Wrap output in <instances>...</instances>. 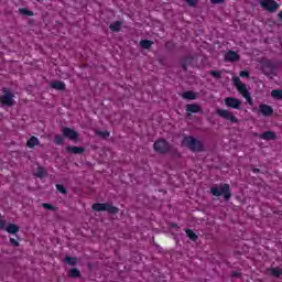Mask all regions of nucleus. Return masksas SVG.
I'll return each mask as SVG.
<instances>
[{
	"mask_svg": "<svg viewBox=\"0 0 282 282\" xmlns=\"http://www.w3.org/2000/svg\"><path fill=\"white\" fill-rule=\"evenodd\" d=\"M210 193L215 197H221V195H224L225 199H230V185L223 184V185H219V186H213L210 188Z\"/></svg>",
	"mask_w": 282,
	"mask_h": 282,
	"instance_id": "1",
	"label": "nucleus"
},
{
	"mask_svg": "<svg viewBox=\"0 0 282 282\" xmlns=\"http://www.w3.org/2000/svg\"><path fill=\"white\" fill-rule=\"evenodd\" d=\"M234 85L236 89L246 98L248 102L252 100L250 97V91H248V88L246 87V84L241 83V79L239 77H232Z\"/></svg>",
	"mask_w": 282,
	"mask_h": 282,
	"instance_id": "2",
	"label": "nucleus"
},
{
	"mask_svg": "<svg viewBox=\"0 0 282 282\" xmlns=\"http://www.w3.org/2000/svg\"><path fill=\"white\" fill-rule=\"evenodd\" d=\"M184 147H188L191 151H202L204 149V145L202 144V141L193 138V137H185L183 140Z\"/></svg>",
	"mask_w": 282,
	"mask_h": 282,
	"instance_id": "3",
	"label": "nucleus"
},
{
	"mask_svg": "<svg viewBox=\"0 0 282 282\" xmlns=\"http://www.w3.org/2000/svg\"><path fill=\"white\" fill-rule=\"evenodd\" d=\"M93 210H96L97 213H100L102 210H106L107 213H110V215H117L119 213L118 207L111 205V204H102V203H96L93 205Z\"/></svg>",
	"mask_w": 282,
	"mask_h": 282,
	"instance_id": "4",
	"label": "nucleus"
},
{
	"mask_svg": "<svg viewBox=\"0 0 282 282\" xmlns=\"http://www.w3.org/2000/svg\"><path fill=\"white\" fill-rule=\"evenodd\" d=\"M2 96L0 97L1 105L6 107L14 106V94L10 93L8 88H2Z\"/></svg>",
	"mask_w": 282,
	"mask_h": 282,
	"instance_id": "5",
	"label": "nucleus"
},
{
	"mask_svg": "<svg viewBox=\"0 0 282 282\" xmlns=\"http://www.w3.org/2000/svg\"><path fill=\"white\" fill-rule=\"evenodd\" d=\"M217 116H219V118H223L224 120H228L229 122H232L234 124H237V122H239V119L236 118V116L226 109H217L216 110Z\"/></svg>",
	"mask_w": 282,
	"mask_h": 282,
	"instance_id": "6",
	"label": "nucleus"
},
{
	"mask_svg": "<svg viewBox=\"0 0 282 282\" xmlns=\"http://www.w3.org/2000/svg\"><path fill=\"white\" fill-rule=\"evenodd\" d=\"M260 8L267 12H276L279 10V3L274 0H259Z\"/></svg>",
	"mask_w": 282,
	"mask_h": 282,
	"instance_id": "7",
	"label": "nucleus"
},
{
	"mask_svg": "<svg viewBox=\"0 0 282 282\" xmlns=\"http://www.w3.org/2000/svg\"><path fill=\"white\" fill-rule=\"evenodd\" d=\"M252 111H256L258 116H264V118H268L274 113V109L265 104L260 105L258 109L253 108Z\"/></svg>",
	"mask_w": 282,
	"mask_h": 282,
	"instance_id": "8",
	"label": "nucleus"
},
{
	"mask_svg": "<svg viewBox=\"0 0 282 282\" xmlns=\"http://www.w3.org/2000/svg\"><path fill=\"white\" fill-rule=\"evenodd\" d=\"M171 149V145L165 140H159L154 143V150L158 153H166Z\"/></svg>",
	"mask_w": 282,
	"mask_h": 282,
	"instance_id": "9",
	"label": "nucleus"
},
{
	"mask_svg": "<svg viewBox=\"0 0 282 282\" xmlns=\"http://www.w3.org/2000/svg\"><path fill=\"white\" fill-rule=\"evenodd\" d=\"M62 133L64 138H67L68 140H73V142H76V140H78V132H76L72 128H63Z\"/></svg>",
	"mask_w": 282,
	"mask_h": 282,
	"instance_id": "10",
	"label": "nucleus"
},
{
	"mask_svg": "<svg viewBox=\"0 0 282 282\" xmlns=\"http://www.w3.org/2000/svg\"><path fill=\"white\" fill-rule=\"evenodd\" d=\"M226 107H230L231 109H240L241 108V100L232 97L225 98Z\"/></svg>",
	"mask_w": 282,
	"mask_h": 282,
	"instance_id": "11",
	"label": "nucleus"
},
{
	"mask_svg": "<svg viewBox=\"0 0 282 282\" xmlns=\"http://www.w3.org/2000/svg\"><path fill=\"white\" fill-rule=\"evenodd\" d=\"M261 69L265 76H270L274 72V65L270 61H263L261 63Z\"/></svg>",
	"mask_w": 282,
	"mask_h": 282,
	"instance_id": "12",
	"label": "nucleus"
},
{
	"mask_svg": "<svg viewBox=\"0 0 282 282\" xmlns=\"http://www.w3.org/2000/svg\"><path fill=\"white\" fill-rule=\"evenodd\" d=\"M185 111H187L188 116H191V113H202V106L197 104H187L185 106Z\"/></svg>",
	"mask_w": 282,
	"mask_h": 282,
	"instance_id": "13",
	"label": "nucleus"
},
{
	"mask_svg": "<svg viewBox=\"0 0 282 282\" xmlns=\"http://www.w3.org/2000/svg\"><path fill=\"white\" fill-rule=\"evenodd\" d=\"M66 151H67V153H73L74 155H80V154L85 153V148L68 145L66 148Z\"/></svg>",
	"mask_w": 282,
	"mask_h": 282,
	"instance_id": "14",
	"label": "nucleus"
},
{
	"mask_svg": "<svg viewBox=\"0 0 282 282\" xmlns=\"http://www.w3.org/2000/svg\"><path fill=\"white\" fill-rule=\"evenodd\" d=\"M225 61H229V62L239 61V54H237V52H235V51H229L225 55Z\"/></svg>",
	"mask_w": 282,
	"mask_h": 282,
	"instance_id": "15",
	"label": "nucleus"
},
{
	"mask_svg": "<svg viewBox=\"0 0 282 282\" xmlns=\"http://www.w3.org/2000/svg\"><path fill=\"white\" fill-rule=\"evenodd\" d=\"M41 144V142L39 141V138L36 137H31L28 141H26V147L29 149H34V147H39Z\"/></svg>",
	"mask_w": 282,
	"mask_h": 282,
	"instance_id": "16",
	"label": "nucleus"
},
{
	"mask_svg": "<svg viewBox=\"0 0 282 282\" xmlns=\"http://www.w3.org/2000/svg\"><path fill=\"white\" fill-rule=\"evenodd\" d=\"M4 230H7L9 235H17V232H19V226L14 224H9Z\"/></svg>",
	"mask_w": 282,
	"mask_h": 282,
	"instance_id": "17",
	"label": "nucleus"
},
{
	"mask_svg": "<svg viewBox=\"0 0 282 282\" xmlns=\"http://www.w3.org/2000/svg\"><path fill=\"white\" fill-rule=\"evenodd\" d=\"M183 98H184V100H196L197 95L195 93L188 90L183 94Z\"/></svg>",
	"mask_w": 282,
	"mask_h": 282,
	"instance_id": "18",
	"label": "nucleus"
},
{
	"mask_svg": "<svg viewBox=\"0 0 282 282\" xmlns=\"http://www.w3.org/2000/svg\"><path fill=\"white\" fill-rule=\"evenodd\" d=\"M260 138L262 140H274L276 138V135L272 131H267V132L260 134Z\"/></svg>",
	"mask_w": 282,
	"mask_h": 282,
	"instance_id": "19",
	"label": "nucleus"
},
{
	"mask_svg": "<svg viewBox=\"0 0 282 282\" xmlns=\"http://www.w3.org/2000/svg\"><path fill=\"white\" fill-rule=\"evenodd\" d=\"M121 28H122V22H120V21H117V22H113L112 24H110V30L112 32H120Z\"/></svg>",
	"mask_w": 282,
	"mask_h": 282,
	"instance_id": "20",
	"label": "nucleus"
},
{
	"mask_svg": "<svg viewBox=\"0 0 282 282\" xmlns=\"http://www.w3.org/2000/svg\"><path fill=\"white\" fill-rule=\"evenodd\" d=\"M51 87H52L53 89L63 90V89H65V83H63V82H53V83L51 84Z\"/></svg>",
	"mask_w": 282,
	"mask_h": 282,
	"instance_id": "21",
	"label": "nucleus"
},
{
	"mask_svg": "<svg viewBox=\"0 0 282 282\" xmlns=\"http://www.w3.org/2000/svg\"><path fill=\"white\" fill-rule=\"evenodd\" d=\"M272 98H276V100H282V90L274 89L271 91Z\"/></svg>",
	"mask_w": 282,
	"mask_h": 282,
	"instance_id": "22",
	"label": "nucleus"
},
{
	"mask_svg": "<svg viewBox=\"0 0 282 282\" xmlns=\"http://www.w3.org/2000/svg\"><path fill=\"white\" fill-rule=\"evenodd\" d=\"M141 47H143V50H149V47H151V45H153L152 41L149 40H142L140 42Z\"/></svg>",
	"mask_w": 282,
	"mask_h": 282,
	"instance_id": "23",
	"label": "nucleus"
},
{
	"mask_svg": "<svg viewBox=\"0 0 282 282\" xmlns=\"http://www.w3.org/2000/svg\"><path fill=\"white\" fill-rule=\"evenodd\" d=\"M35 175L36 177H45V175H47V172L43 167H37V170L35 171Z\"/></svg>",
	"mask_w": 282,
	"mask_h": 282,
	"instance_id": "24",
	"label": "nucleus"
},
{
	"mask_svg": "<svg viewBox=\"0 0 282 282\" xmlns=\"http://www.w3.org/2000/svg\"><path fill=\"white\" fill-rule=\"evenodd\" d=\"M64 261L68 263V265H76V263H78V259L72 257H66Z\"/></svg>",
	"mask_w": 282,
	"mask_h": 282,
	"instance_id": "25",
	"label": "nucleus"
},
{
	"mask_svg": "<svg viewBox=\"0 0 282 282\" xmlns=\"http://www.w3.org/2000/svg\"><path fill=\"white\" fill-rule=\"evenodd\" d=\"M269 274H272V276H281L282 270H281V269L273 268V269H270V270H269Z\"/></svg>",
	"mask_w": 282,
	"mask_h": 282,
	"instance_id": "26",
	"label": "nucleus"
},
{
	"mask_svg": "<svg viewBox=\"0 0 282 282\" xmlns=\"http://www.w3.org/2000/svg\"><path fill=\"white\" fill-rule=\"evenodd\" d=\"M186 235L187 237L192 240V241H197V235L195 232H193V230L187 229L186 230Z\"/></svg>",
	"mask_w": 282,
	"mask_h": 282,
	"instance_id": "27",
	"label": "nucleus"
},
{
	"mask_svg": "<svg viewBox=\"0 0 282 282\" xmlns=\"http://www.w3.org/2000/svg\"><path fill=\"white\" fill-rule=\"evenodd\" d=\"M68 275L72 278L80 276V271L78 269H70Z\"/></svg>",
	"mask_w": 282,
	"mask_h": 282,
	"instance_id": "28",
	"label": "nucleus"
},
{
	"mask_svg": "<svg viewBox=\"0 0 282 282\" xmlns=\"http://www.w3.org/2000/svg\"><path fill=\"white\" fill-rule=\"evenodd\" d=\"M54 142L55 144H64L65 139L61 134H56Z\"/></svg>",
	"mask_w": 282,
	"mask_h": 282,
	"instance_id": "29",
	"label": "nucleus"
},
{
	"mask_svg": "<svg viewBox=\"0 0 282 282\" xmlns=\"http://www.w3.org/2000/svg\"><path fill=\"white\" fill-rule=\"evenodd\" d=\"M96 135H99L100 138H109V132L107 131H100V130H96Z\"/></svg>",
	"mask_w": 282,
	"mask_h": 282,
	"instance_id": "30",
	"label": "nucleus"
},
{
	"mask_svg": "<svg viewBox=\"0 0 282 282\" xmlns=\"http://www.w3.org/2000/svg\"><path fill=\"white\" fill-rule=\"evenodd\" d=\"M56 188L58 191V193H62V195H66L67 194V189L65 188V186L57 184Z\"/></svg>",
	"mask_w": 282,
	"mask_h": 282,
	"instance_id": "31",
	"label": "nucleus"
},
{
	"mask_svg": "<svg viewBox=\"0 0 282 282\" xmlns=\"http://www.w3.org/2000/svg\"><path fill=\"white\" fill-rule=\"evenodd\" d=\"M42 208H45L46 210H56V207L47 203L42 204Z\"/></svg>",
	"mask_w": 282,
	"mask_h": 282,
	"instance_id": "32",
	"label": "nucleus"
},
{
	"mask_svg": "<svg viewBox=\"0 0 282 282\" xmlns=\"http://www.w3.org/2000/svg\"><path fill=\"white\" fill-rule=\"evenodd\" d=\"M209 74L214 76V78H221V72L219 70H212Z\"/></svg>",
	"mask_w": 282,
	"mask_h": 282,
	"instance_id": "33",
	"label": "nucleus"
},
{
	"mask_svg": "<svg viewBox=\"0 0 282 282\" xmlns=\"http://www.w3.org/2000/svg\"><path fill=\"white\" fill-rule=\"evenodd\" d=\"M21 14H26L28 17H32V11H28L26 9H20Z\"/></svg>",
	"mask_w": 282,
	"mask_h": 282,
	"instance_id": "34",
	"label": "nucleus"
},
{
	"mask_svg": "<svg viewBox=\"0 0 282 282\" xmlns=\"http://www.w3.org/2000/svg\"><path fill=\"white\" fill-rule=\"evenodd\" d=\"M7 221H6V219H0V228H1V230H6V226H7Z\"/></svg>",
	"mask_w": 282,
	"mask_h": 282,
	"instance_id": "35",
	"label": "nucleus"
},
{
	"mask_svg": "<svg viewBox=\"0 0 282 282\" xmlns=\"http://www.w3.org/2000/svg\"><path fill=\"white\" fill-rule=\"evenodd\" d=\"M188 6L195 7L197 6V0H185Z\"/></svg>",
	"mask_w": 282,
	"mask_h": 282,
	"instance_id": "36",
	"label": "nucleus"
},
{
	"mask_svg": "<svg viewBox=\"0 0 282 282\" xmlns=\"http://www.w3.org/2000/svg\"><path fill=\"white\" fill-rule=\"evenodd\" d=\"M240 76H241V78H248L250 76V74L246 70H242V72H240Z\"/></svg>",
	"mask_w": 282,
	"mask_h": 282,
	"instance_id": "37",
	"label": "nucleus"
},
{
	"mask_svg": "<svg viewBox=\"0 0 282 282\" xmlns=\"http://www.w3.org/2000/svg\"><path fill=\"white\" fill-rule=\"evenodd\" d=\"M10 243H11L12 246H15L17 248H18V246H19V241H17L14 238H10Z\"/></svg>",
	"mask_w": 282,
	"mask_h": 282,
	"instance_id": "38",
	"label": "nucleus"
},
{
	"mask_svg": "<svg viewBox=\"0 0 282 282\" xmlns=\"http://www.w3.org/2000/svg\"><path fill=\"white\" fill-rule=\"evenodd\" d=\"M212 3H224V0H210Z\"/></svg>",
	"mask_w": 282,
	"mask_h": 282,
	"instance_id": "39",
	"label": "nucleus"
},
{
	"mask_svg": "<svg viewBox=\"0 0 282 282\" xmlns=\"http://www.w3.org/2000/svg\"><path fill=\"white\" fill-rule=\"evenodd\" d=\"M257 172H259V170H258V169H254V170H253V173H257Z\"/></svg>",
	"mask_w": 282,
	"mask_h": 282,
	"instance_id": "40",
	"label": "nucleus"
},
{
	"mask_svg": "<svg viewBox=\"0 0 282 282\" xmlns=\"http://www.w3.org/2000/svg\"><path fill=\"white\" fill-rule=\"evenodd\" d=\"M173 228H177V225H172Z\"/></svg>",
	"mask_w": 282,
	"mask_h": 282,
	"instance_id": "41",
	"label": "nucleus"
},
{
	"mask_svg": "<svg viewBox=\"0 0 282 282\" xmlns=\"http://www.w3.org/2000/svg\"><path fill=\"white\" fill-rule=\"evenodd\" d=\"M36 1H43V0H36Z\"/></svg>",
	"mask_w": 282,
	"mask_h": 282,
	"instance_id": "42",
	"label": "nucleus"
}]
</instances>
